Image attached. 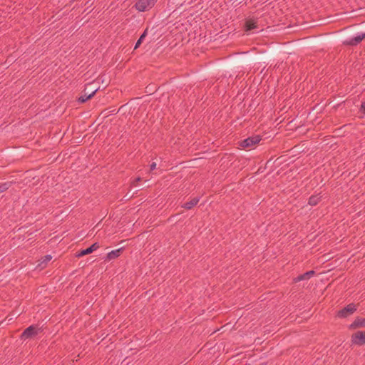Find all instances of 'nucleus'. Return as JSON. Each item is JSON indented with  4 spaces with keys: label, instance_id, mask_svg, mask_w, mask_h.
<instances>
[{
    "label": "nucleus",
    "instance_id": "5",
    "mask_svg": "<svg viewBox=\"0 0 365 365\" xmlns=\"http://www.w3.org/2000/svg\"><path fill=\"white\" fill-rule=\"evenodd\" d=\"M351 341L352 344L361 346L365 344V331H358L351 335Z\"/></svg>",
    "mask_w": 365,
    "mask_h": 365
},
{
    "label": "nucleus",
    "instance_id": "20",
    "mask_svg": "<svg viewBox=\"0 0 365 365\" xmlns=\"http://www.w3.org/2000/svg\"><path fill=\"white\" fill-rule=\"evenodd\" d=\"M155 168H156V163H153L152 164H150V171L155 170Z\"/></svg>",
    "mask_w": 365,
    "mask_h": 365
},
{
    "label": "nucleus",
    "instance_id": "3",
    "mask_svg": "<svg viewBox=\"0 0 365 365\" xmlns=\"http://www.w3.org/2000/svg\"><path fill=\"white\" fill-rule=\"evenodd\" d=\"M90 86L91 84H88L86 86L85 89L83 92V93L78 98V102L79 103H83L86 102L88 99H91L99 89L98 88H96L95 89H92L89 91H87Z\"/></svg>",
    "mask_w": 365,
    "mask_h": 365
},
{
    "label": "nucleus",
    "instance_id": "19",
    "mask_svg": "<svg viewBox=\"0 0 365 365\" xmlns=\"http://www.w3.org/2000/svg\"><path fill=\"white\" fill-rule=\"evenodd\" d=\"M141 180V178L140 177L138 178H136L132 182H131V185L132 186H136L137 185V183L138 182H140Z\"/></svg>",
    "mask_w": 365,
    "mask_h": 365
},
{
    "label": "nucleus",
    "instance_id": "10",
    "mask_svg": "<svg viewBox=\"0 0 365 365\" xmlns=\"http://www.w3.org/2000/svg\"><path fill=\"white\" fill-rule=\"evenodd\" d=\"M315 274V272L314 270L308 271L302 274H299L297 277L294 278V282H298L302 280H307L312 277Z\"/></svg>",
    "mask_w": 365,
    "mask_h": 365
},
{
    "label": "nucleus",
    "instance_id": "12",
    "mask_svg": "<svg viewBox=\"0 0 365 365\" xmlns=\"http://www.w3.org/2000/svg\"><path fill=\"white\" fill-rule=\"evenodd\" d=\"M200 198L199 197H194L190 201L185 202L182 207L186 209V210H190L193 208L198 202H199Z\"/></svg>",
    "mask_w": 365,
    "mask_h": 365
},
{
    "label": "nucleus",
    "instance_id": "15",
    "mask_svg": "<svg viewBox=\"0 0 365 365\" xmlns=\"http://www.w3.org/2000/svg\"><path fill=\"white\" fill-rule=\"evenodd\" d=\"M321 200V197L318 195H312L309 199V205L312 206L317 205Z\"/></svg>",
    "mask_w": 365,
    "mask_h": 365
},
{
    "label": "nucleus",
    "instance_id": "9",
    "mask_svg": "<svg viewBox=\"0 0 365 365\" xmlns=\"http://www.w3.org/2000/svg\"><path fill=\"white\" fill-rule=\"evenodd\" d=\"M357 328H365V318L356 317L354 321L349 325L350 329Z\"/></svg>",
    "mask_w": 365,
    "mask_h": 365
},
{
    "label": "nucleus",
    "instance_id": "14",
    "mask_svg": "<svg viewBox=\"0 0 365 365\" xmlns=\"http://www.w3.org/2000/svg\"><path fill=\"white\" fill-rule=\"evenodd\" d=\"M148 28H146L145 29V31H143V33L140 35L139 39L137 41V42L135 43V47H134V49H136L138 48L140 44L142 43L143 41L144 40V38L146 37L147 34H148Z\"/></svg>",
    "mask_w": 365,
    "mask_h": 365
},
{
    "label": "nucleus",
    "instance_id": "2",
    "mask_svg": "<svg viewBox=\"0 0 365 365\" xmlns=\"http://www.w3.org/2000/svg\"><path fill=\"white\" fill-rule=\"evenodd\" d=\"M357 309V306L354 303H350L337 312V317L339 318H346L353 314Z\"/></svg>",
    "mask_w": 365,
    "mask_h": 365
},
{
    "label": "nucleus",
    "instance_id": "1",
    "mask_svg": "<svg viewBox=\"0 0 365 365\" xmlns=\"http://www.w3.org/2000/svg\"><path fill=\"white\" fill-rule=\"evenodd\" d=\"M157 0H134V8L140 11L145 12L150 10Z\"/></svg>",
    "mask_w": 365,
    "mask_h": 365
},
{
    "label": "nucleus",
    "instance_id": "13",
    "mask_svg": "<svg viewBox=\"0 0 365 365\" xmlns=\"http://www.w3.org/2000/svg\"><path fill=\"white\" fill-rule=\"evenodd\" d=\"M257 21L253 19H249L245 22L246 31H251L257 27Z\"/></svg>",
    "mask_w": 365,
    "mask_h": 365
},
{
    "label": "nucleus",
    "instance_id": "18",
    "mask_svg": "<svg viewBox=\"0 0 365 365\" xmlns=\"http://www.w3.org/2000/svg\"><path fill=\"white\" fill-rule=\"evenodd\" d=\"M360 112L365 114V100L361 104Z\"/></svg>",
    "mask_w": 365,
    "mask_h": 365
},
{
    "label": "nucleus",
    "instance_id": "17",
    "mask_svg": "<svg viewBox=\"0 0 365 365\" xmlns=\"http://www.w3.org/2000/svg\"><path fill=\"white\" fill-rule=\"evenodd\" d=\"M51 259H52L51 255H46V256H44V257H43V260H42V262H41V264H43V263L46 264L48 262H49L50 260H51Z\"/></svg>",
    "mask_w": 365,
    "mask_h": 365
},
{
    "label": "nucleus",
    "instance_id": "6",
    "mask_svg": "<svg viewBox=\"0 0 365 365\" xmlns=\"http://www.w3.org/2000/svg\"><path fill=\"white\" fill-rule=\"evenodd\" d=\"M365 38V32L358 34L356 36L346 39L343 44L346 46H356Z\"/></svg>",
    "mask_w": 365,
    "mask_h": 365
},
{
    "label": "nucleus",
    "instance_id": "8",
    "mask_svg": "<svg viewBox=\"0 0 365 365\" xmlns=\"http://www.w3.org/2000/svg\"><path fill=\"white\" fill-rule=\"evenodd\" d=\"M98 248H99V245L97 242L93 243L91 246H90L87 249L83 250L80 252H78L76 254V257H81L84 255H89V254L92 253L93 251L96 250Z\"/></svg>",
    "mask_w": 365,
    "mask_h": 365
},
{
    "label": "nucleus",
    "instance_id": "11",
    "mask_svg": "<svg viewBox=\"0 0 365 365\" xmlns=\"http://www.w3.org/2000/svg\"><path fill=\"white\" fill-rule=\"evenodd\" d=\"M123 248H119L115 250H112L111 252H108L106 255V260H112L117 257H118L121 253L123 252Z\"/></svg>",
    "mask_w": 365,
    "mask_h": 365
},
{
    "label": "nucleus",
    "instance_id": "7",
    "mask_svg": "<svg viewBox=\"0 0 365 365\" xmlns=\"http://www.w3.org/2000/svg\"><path fill=\"white\" fill-rule=\"evenodd\" d=\"M38 333V329L36 326L31 325L26 328L21 335V339H26L35 336Z\"/></svg>",
    "mask_w": 365,
    "mask_h": 365
},
{
    "label": "nucleus",
    "instance_id": "4",
    "mask_svg": "<svg viewBox=\"0 0 365 365\" xmlns=\"http://www.w3.org/2000/svg\"><path fill=\"white\" fill-rule=\"evenodd\" d=\"M261 137L259 135H255L242 140L240 145L244 148H251L259 143Z\"/></svg>",
    "mask_w": 365,
    "mask_h": 365
},
{
    "label": "nucleus",
    "instance_id": "16",
    "mask_svg": "<svg viewBox=\"0 0 365 365\" xmlns=\"http://www.w3.org/2000/svg\"><path fill=\"white\" fill-rule=\"evenodd\" d=\"M13 185V182L7 181L0 184V193L6 191Z\"/></svg>",
    "mask_w": 365,
    "mask_h": 365
}]
</instances>
